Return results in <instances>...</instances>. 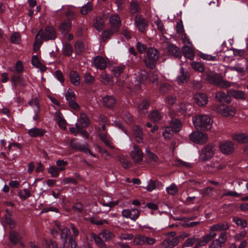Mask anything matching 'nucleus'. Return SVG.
<instances>
[{"label": "nucleus", "mask_w": 248, "mask_h": 248, "mask_svg": "<svg viewBox=\"0 0 248 248\" xmlns=\"http://www.w3.org/2000/svg\"><path fill=\"white\" fill-rule=\"evenodd\" d=\"M92 237L93 238L96 244L101 248H106V245L102 238L95 233H92Z\"/></svg>", "instance_id": "41"}, {"label": "nucleus", "mask_w": 248, "mask_h": 248, "mask_svg": "<svg viewBox=\"0 0 248 248\" xmlns=\"http://www.w3.org/2000/svg\"><path fill=\"white\" fill-rule=\"evenodd\" d=\"M119 161L121 162L124 168L127 169L130 167L131 164L130 161L125 158L119 156Z\"/></svg>", "instance_id": "53"}, {"label": "nucleus", "mask_w": 248, "mask_h": 248, "mask_svg": "<svg viewBox=\"0 0 248 248\" xmlns=\"http://www.w3.org/2000/svg\"><path fill=\"white\" fill-rule=\"evenodd\" d=\"M149 118L151 121L154 122H157L162 118V116L157 110H154L149 114Z\"/></svg>", "instance_id": "39"}, {"label": "nucleus", "mask_w": 248, "mask_h": 248, "mask_svg": "<svg viewBox=\"0 0 248 248\" xmlns=\"http://www.w3.org/2000/svg\"><path fill=\"white\" fill-rule=\"evenodd\" d=\"M124 68H125L124 66H120V67H119V66L115 67L113 69V72L114 76L116 77H119L120 75L123 72Z\"/></svg>", "instance_id": "58"}, {"label": "nucleus", "mask_w": 248, "mask_h": 248, "mask_svg": "<svg viewBox=\"0 0 248 248\" xmlns=\"http://www.w3.org/2000/svg\"><path fill=\"white\" fill-rule=\"evenodd\" d=\"M133 135L136 141L138 143H141L143 141L142 131L141 128L139 125L134 127L133 131Z\"/></svg>", "instance_id": "24"}, {"label": "nucleus", "mask_w": 248, "mask_h": 248, "mask_svg": "<svg viewBox=\"0 0 248 248\" xmlns=\"http://www.w3.org/2000/svg\"><path fill=\"white\" fill-rule=\"evenodd\" d=\"M140 7L138 3L136 1H132L130 4V12L131 14H135L139 12Z\"/></svg>", "instance_id": "51"}, {"label": "nucleus", "mask_w": 248, "mask_h": 248, "mask_svg": "<svg viewBox=\"0 0 248 248\" xmlns=\"http://www.w3.org/2000/svg\"><path fill=\"white\" fill-rule=\"evenodd\" d=\"M233 140L240 143L248 142V135L244 133H239L233 136Z\"/></svg>", "instance_id": "34"}, {"label": "nucleus", "mask_w": 248, "mask_h": 248, "mask_svg": "<svg viewBox=\"0 0 248 248\" xmlns=\"http://www.w3.org/2000/svg\"><path fill=\"white\" fill-rule=\"evenodd\" d=\"M167 51L170 54L174 56L176 58L180 59L182 57V53L180 49L173 44H168Z\"/></svg>", "instance_id": "18"}, {"label": "nucleus", "mask_w": 248, "mask_h": 248, "mask_svg": "<svg viewBox=\"0 0 248 248\" xmlns=\"http://www.w3.org/2000/svg\"><path fill=\"white\" fill-rule=\"evenodd\" d=\"M20 237L18 232L11 231L9 233V239L11 242L14 244H16L20 240Z\"/></svg>", "instance_id": "40"}, {"label": "nucleus", "mask_w": 248, "mask_h": 248, "mask_svg": "<svg viewBox=\"0 0 248 248\" xmlns=\"http://www.w3.org/2000/svg\"><path fill=\"white\" fill-rule=\"evenodd\" d=\"M212 120L206 115L200 114L193 118V122L197 129L209 130L212 127Z\"/></svg>", "instance_id": "2"}, {"label": "nucleus", "mask_w": 248, "mask_h": 248, "mask_svg": "<svg viewBox=\"0 0 248 248\" xmlns=\"http://www.w3.org/2000/svg\"><path fill=\"white\" fill-rule=\"evenodd\" d=\"M109 23L111 24V29L114 32H117L121 25V22L118 15H112L110 17Z\"/></svg>", "instance_id": "15"}, {"label": "nucleus", "mask_w": 248, "mask_h": 248, "mask_svg": "<svg viewBox=\"0 0 248 248\" xmlns=\"http://www.w3.org/2000/svg\"><path fill=\"white\" fill-rule=\"evenodd\" d=\"M228 93H229L232 96L236 99H245L246 97L245 93L244 92L240 90H230L228 91Z\"/></svg>", "instance_id": "37"}, {"label": "nucleus", "mask_w": 248, "mask_h": 248, "mask_svg": "<svg viewBox=\"0 0 248 248\" xmlns=\"http://www.w3.org/2000/svg\"><path fill=\"white\" fill-rule=\"evenodd\" d=\"M79 122L83 127H87L90 124V120L84 113H81Z\"/></svg>", "instance_id": "42"}, {"label": "nucleus", "mask_w": 248, "mask_h": 248, "mask_svg": "<svg viewBox=\"0 0 248 248\" xmlns=\"http://www.w3.org/2000/svg\"><path fill=\"white\" fill-rule=\"evenodd\" d=\"M158 57L159 52L157 49L151 47L148 48L143 60L145 65L150 69L155 68Z\"/></svg>", "instance_id": "3"}, {"label": "nucleus", "mask_w": 248, "mask_h": 248, "mask_svg": "<svg viewBox=\"0 0 248 248\" xmlns=\"http://www.w3.org/2000/svg\"><path fill=\"white\" fill-rule=\"evenodd\" d=\"M66 19L63 22V33H67L71 31L72 20L75 19V14L71 10H68L65 13Z\"/></svg>", "instance_id": "7"}, {"label": "nucleus", "mask_w": 248, "mask_h": 248, "mask_svg": "<svg viewBox=\"0 0 248 248\" xmlns=\"http://www.w3.org/2000/svg\"><path fill=\"white\" fill-rule=\"evenodd\" d=\"M233 221L238 226H240L243 228L246 227L247 223L246 220L240 219L237 217H233Z\"/></svg>", "instance_id": "52"}, {"label": "nucleus", "mask_w": 248, "mask_h": 248, "mask_svg": "<svg viewBox=\"0 0 248 248\" xmlns=\"http://www.w3.org/2000/svg\"><path fill=\"white\" fill-rule=\"evenodd\" d=\"M140 211L136 208L124 210L122 212V215L124 217L130 218L132 220H136L140 216Z\"/></svg>", "instance_id": "11"}, {"label": "nucleus", "mask_w": 248, "mask_h": 248, "mask_svg": "<svg viewBox=\"0 0 248 248\" xmlns=\"http://www.w3.org/2000/svg\"><path fill=\"white\" fill-rule=\"evenodd\" d=\"M182 51L186 57L191 60L194 59L195 54L193 50L191 47L185 45L182 47Z\"/></svg>", "instance_id": "29"}, {"label": "nucleus", "mask_w": 248, "mask_h": 248, "mask_svg": "<svg viewBox=\"0 0 248 248\" xmlns=\"http://www.w3.org/2000/svg\"><path fill=\"white\" fill-rule=\"evenodd\" d=\"M92 9V5L91 2H88L86 5L82 6L81 9V14L82 15H87L88 13Z\"/></svg>", "instance_id": "50"}, {"label": "nucleus", "mask_w": 248, "mask_h": 248, "mask_svg": "<svg viewBox=\"0 0 248 248\" xmlns=\"http://www.w3.org/2000/svg\"><path fill=\"white\" fill-rule=\"evenodd\" d=\"M84 79L86 83L89 84H92L94 81V78L90 73L85 75Z\"/></svg>", "instance_id": "63"}, {"label": "nucleus", "mask_w": 248, "mask_h": 248, "mask_svg": "<svg viewBox=\"0 0 248 248\" xmlns=\"http://www.w3.org/2000/svg\"><path fill=\"white\" fill-rule=\"evenodd\" d=\"M94 63L95 67L101 70L106 68L107 63L105 60L101 56H97L94 59Z\"/></svg>", "instance_id": "27"}, {"label": "nucleus", "mask_w": 248, "mask_h": 248, "mask_svg": "<svg viewBox=\"0 0 248 248\" xmlns=\"http://www.w3.org/2000/svg\"><path fill=\"white\" fill-rule=\"evenodd\" d=\"M214 232V231H210L209 233L206 234L205 236L202 237L207 244L212 239H214L216 237L217 234Z\"/></svg>", "instance_id": "55"}, {"label": "nucleus", "mask_w": 248, "mask_h": 248, "mask_svg": "<svg viewBox=\"0 0 248 248\" xmlns=\"http://www.w3.org/2000/svg\"><path fill=\"white\" fill-rule=\"evenodd\" d=\"M179 243V237H173L171 240L166 239L162 243L163 248H172Z\"/></svg>", "instance_id": "22"}, {"label": "nucleus", "mask_w": 248, "mask_h": 248, "mask_svg": "<svg viewBox=\"0 0 248 248\" xmlns=\"http://www.w3.org/2000/svg\"><path fill=\"white\" fill-rule=\"evenodd\" d=\"M189 139L193 142L203 144L207 140V135L200 131H194L189 136Z\"/></svg>", "instance_id": "5"}, {"label": "nucleus", "mask_w": 248, "mask_h": 248, "mask_svg": "<svg viewBox=\"0 0 248 248\" xmlns=\"http://www.w3.org/2000/svg\"><path fill=\"white\" fill-rule=\"evenodd\" d=\"M70 147L79 151L86 152L87 151L88 144L85 143L84 144H81L78 142H76L74 139L71 140L70 144Z\"/></svg>", "instance_id": "21"}, {"label": "nucleus", "mask_w": 248, "mask_h": 248, "mask_svg": "<svg viewBox=\"0 0 248 248\" xmlns=\"http://www.w3.org/2000/svg\"><path fill=\"white\" fill-rule=\"evenodd\" d=\"M227 240L226 232H222L220 234L219 237L212 241L210 244V248H220L224 246L225 243Z\"/></svg>", "instance_id": "9"}, {"label": "nucleus", "mask_w": 248, "mask_h": 248, "mask_svg": "<svg viewBox=\"0 0 248 248\" xmlns=\"http://www.w3.org/2000/svg\"><path fill=\"white\" fill-rule=\"evenodd\" d=\"M56 38V34L54 29L51 27H47L43 32V40L48 41L54 40Z\"/></svg>", "instance_id": "16"}, {"label": "nucleus", "mask_w": 248, "mask_h": 248, "mask_svg": "<svg viewBox=\"0 0 248 248\" xmlns=\"http://www.w3.org/2000/svg\"><path fill=\"white\" fill-rule=\"evenodd\" d=\"M31 196L30 191L28 189H24L20 193V197L23 199H26V198L30 197Z\"/></svg>", "instance_id": "64"}, {"label": "nucleus", "mask_w": 248, "mask_h": 248, "mask_svg": "<svg viewBox=\"0 0 248 248\" xmlns=\"http://www.w3.org/2000/svg\"><path fill=\"white\" fill-rule=\"evenodd\" d=\"M11 80L13 84L16 86L19 85L24 87L26 85L24 79L19 76H13L11 78Z\"/></svg>", "instance_id": "32"}, {"label": "nucleus", "mask_w": 248, "mask_h": 248, "mask_svg": "<svg viewBox=\"0 0 248 248\" xmlns=\"http://www.w3.org/2000/svg\"><path fill=\"white\" fill-rule=\"evenodd\" d=\"M93 27L99 31H102L104 26V22L101 16H97L93 23Z\"/></svg>", "instance_id": "35"}, {"label": "nucleus", "mask_w": 248, "mask_h": 248, "mask_svg": "<svg viewBox=\"0 0 248 248\" xmlns=\"http://www.w3.org/2000/svg\"><path fill=\"white\" fill-rule=\"evenodd\" d=\"M65 97L66 100L68 102L69 106L75 110H78L79 106L75 101L76 95L74 92L70 88H69L65 93Z\"/></svg>", "instance_id": "4"}, {"label": "nucleus", "mask_w": 248, "mask_h": 248, "mask_svg": "<svg viewBox=\"0 0 248 248\" xmlns=\"http://www.w3.org/2000/svg\"><path fill=\"white\" fill-rule=\"evenodd\" d=\"M100 235L103 236V238H104L105 240L106 241H110L114 236V235L113 234V233L107 230H103L101 232Z\"/></svg>", "instance_id": "43"}, {"label": "nucleus", "mask_w": 248, "mask_h": 248, "mask_svg": "<svg viewBox=\"0 0 248 248\" xmlns=\"http://www.w3.org/2000/svg\"><path fill=\"white\" fill-rule=\"evenodd\" d=\"M31 63L33 65L39 68L41 71H45L46 70V66L39 62L38 57L36 55L32 56Z\"/></svg>", "instance_id": "38"}, {"label": "nucleus", "mask_w": 248, "mask_h": 248, "mask_svg": "<svg viewBox=\"0 0 248 248\" xmlns=\"http://www.w3.org/2000/svg\"><path fill=\"white\" fill-rule=\"evenodd\" d=\"M167 190L169 194L174 195L177 192V188L174 184H172L167 188Z\"/></svg>", "instance_id": "60"}, {"label": "nucleus", "mask_w": 248, "mask_h": 248, "mask_svg": "<svg viewBox=\"0 0 248 248\" xmlns=\"http://www.w3.org/2000/svg\"><path fill=\"white\" fill-rule=\"evenodd\" d=\"M219 148L221 151L225 154H232L234 150L233 144L228 141L222 142L219 145Z\"/></svg>", "instance_id": "13"}, {"label": "nucleus", "mask_w": 248, "mask_h": 248, "mask_svg": "<svg viewBox=\"0 0 248 248\" xmlns=\"http://www.w3.org/2000/svg\"><path fill=\"white\" fill-rule=\"evenodd\" d=\"M20 40V35L17 32L13 33L11 37V41L13 43L17 44L19 43Z\"/></svg>", "instance_id": "57"}, {"label": "nucleus", "mask_w": 248, "mask_h": 248, "mask_svg": "<svg viewBox=\"0 0 248 248\" xmlns=\"http://www.w3.org/2000/svg\"><path fill=\"white\" fill-rule=\"evenodd\" d=\"M139 78L141 81L146 80L148 78L153 83L157 84L158 76L155 72L152 71L148 74L146 73L140 74Z\"/></svg>", "instance_id": "10"}, {"label": "nucleus", "mask_w": 248, "mask_h": 248, "mask_svg": "<svg viewBox=\"0 0 248 248\" xmlns=\"http://www.w3.org/2000/svg\"><path fill=\"white\" fill-rule=\"evenodd\" d=\"M77 133L81 134L82 136H84L87 139L89 138V135L86 131H85L82 129V127L79 125L78 124H76Z\"/></svg>", "instance_id": "54"}, {"label": "nucleus", "mask_w": 248, "mask_h": 248, "mask_svg": "<svg viewBox=\"0 0 248 248\" xmlns=\"http://www.w3.org/2000/svg\"><path fill=\"white\" fill-rule=\"evenodd\" d=\"M191 66L193 69L200 72L204 70V66L200 62H193L191 63Z\"/></svg>", "instance_id": "45"}, {"label": "nucleus", "mask_w": 248, "mask_h": 248, "mask_svg": "<svg viewBox=\"0 0 248 248\" xmlns=\"http://www.w3.org/2000/svg\"><path fill=\"white\" fill-rule=\"evenodd\" d=\"M216 98L218 102L223 104L229 103L231 101L230 95L223 92H218L217 93Z\"/></svg>", "instance_id": "19"}, {"label": "nucleus", "mask_w": 248, "mask_h": 248, "mask_svg": "<svg viewBox=\"0 0 248 248\" xmlns=\"http://www.w3.org/2000/svg\"><path fill=\"white\" fill-rule=\"evenodd\" d=\"M71 82L75 86H78L80 83L79 75L76 71H71L69 75Z\"/></svg>", "instance_id": "31"}, {"label": "nucleus", "mask_w": 248, "mask_h": 248, "mask_svg": "<svg viewBox=\"0 0 248 248\" xmlns=\"http://www.w3.org/2000/svg\"><path fill=\"white\" fill-rule=\"evenodd\" d=\"M114 31L113 30H105L102 34V39L103 42H106L108 39H109L111 35L113 34Z\"/></svg>", "instance_id": "46"}, {"label": "nucleus", "mask_w": 248, "mask_h": 248, "mask_svg": "<svg viewBox=\"0 0 248 248\" xmlns=\"http://www.w3.org/2000/svg\"><path fill=\"white\" fill-rule=\"evenodd\" d=\"M181 123L179 120L177 118H172L170 123V127L167 129L170 130L172 132H178L181 128Z\"/></svg>", "instance_id": "20"}, {"label": "nucleus", "mask_w": 248, "mask_h": 248, "mask_svg": "<svg viewBox=\"0 0 248 248\" xmlns=\"http://www.w3.org/2000/svg\"><path fill=\"white\" fill-rule=\"evenodd\" d=\"M217 110L224 116H233L235 114V109L231 106H222L218 108Z\"/></svg>", "instance_id": "17"}, {"label": "nucleus", "mask_w": 248, "mask_h": 248, "mask_svg": "<svg viewBox=\"0 0 248 248\" xmlns=\"http://www.w3.org/2000/svg\"><path fill=\"white\" fill-rule=\"evenodd\" d=\"M194 97L195 102L199 106H204L208 101V99L206 94L203 93H197L195 94Z\"/></svg>", "instance_id": "14"}, {"label": "nucleus", "mask_w": 248, "mask_h": 248, "mask_svg": "<svg viewBox=\"0 0 248 248\" xmlns=\"http://www.w3.org/2000/svg\"><path fill=\"white\" fill-rule=\"evenodd\" d=\"M205 79L209 83L222 88H229L231 84L229 81L224 80L221 75L213 72L206 73Z\"/></svg>", "instance_id": "1"}, {"label": "nucleus", "mask_w": 248, "mask_h": 248, "mask_svg": "<svg viewBox=\"0 0 248 248\" xmlns=\"http://www.w3.org/2000/svg\"><path fill=\"white\" fill-rule=\"evenodd\" d=\"M48 172L51 174L52 176L56 177L59 174V170L56 167L52 166L49 168Z\"/></svg>", "instance_id": "61"}, {"label": "nucleus", "mask_w": 248, "mask_h": 248, "mask_svg": "<svg viewBox=\"0 0 248 248\" xmlns=\"http://www.w3.org/2000/svg\"><path fill=\"white\" fill-rule=\"evenodd\" d=\"M46 133L45 130L36 127L30 129L28 131L29 135L32 137H41Z\"/></svg>", "instance_id": "26"}, {"label": "nucleus", "mask_w": 248, "mask_h": 248, "mask_svg": "<svg viewBox=\"0 0 248 248\" xmlns=\"http://www.w3.org/2000/svg\"><path fill=\"white\" fill-rule=\"evenodd\" d=\"M124 120L127 124H130L133 121L132 115L128 112H125L123 116Z\"/></svg>", "instance_id": "62"}, {"label": "nucleus", "mask_w": 248, "mask_h": 248, "mask_svg": "<svg viewBox=\"0 0 248 248\" xmlns=\"http://www.w3.org/2000/svg\"><path fill=\"white\" fill-rule=\"evenodd\" d=\"M54 119L56 121V123L58 124V126L60 127H62V114L61 113L60 110H58L55 113V117Z\"/></svg>", "instance_id": "49"}, {"label": "nucleus", "mask_w": 248, "mask_h": 248, "mask_svg": "<svg viewBox=\"0 0 248 248\" xmlns=\"http://www.w3.org/2000/svg\"><path fill=\"white\" fill-rule=\"evenodd\" d=\"M215 149L212 145H206L201 151V158L202 161H207L213 157Z\"/></svg>", "instance_id": "6"}, {"label": "nucleus", "mask_w": 248, "mask_h": 248, "mask_svg": "<svg viewBox=\"0 0 248 248\" xmlns=\"http://www.w3.org/2000/svg\"><path fill=\"white\" fill-rule=\"evenodd\" d=\"M162 184L158 180L151 179L149 181L148 185L146 187V189L149 191H152L156 188H159L160 186H162Z\"/></svg>", "instance_id": "36"}, {"label": "nucleus", "mask_w": 248, "mask_h": 248, "mask_svg": "<svg viewBox=\"0 0 248 248\" xmlns=\"http://www.w3.org/2000/svg\"><path fill=\"white\" fill-rule=\"evenodd\" d=\"M198 239L195 237H191L190 238H188L186 240L185 243L183 244L184 247H188L192 246Z\"/></svg>", "instance_id": "56"}, {"label": "nucleus", "mask_w": 248, "mask_h": 248, "mask_svg": "<svg viewBox=\"0 0 248 248\" xmlns=\"http://www.w3.org/2000/svg\"><path fill=\"white\" fill-rule=\"evenodd\" d=\"M177 79L179 83H186L189 79V74L187 71H185L184 68H181L180 75L178 76Z\"/></svg>", "instance_id": "23"}, {"label": "nucleus", "mask_w": 248, "mask_h": 248, "mask_svg": "<svg viewBox=\"0 0 248 248\" xmlns=\"http://www.w3.org/2000/svg\"><path fill=\"white\" fill-rule=\"evenodd\" d=\"M133 243L136 245H142L144 243V235L141 234L135 236L134 239Z\"/></svg>", "instance_id": "48"}, {"label": "nucleus", "mask_w": 248, "mask_h": 248, "mask_svg": "<svg viewBox=\"0 0 248 248\" xmlns=\"http://www.w3.org/2000/svg\"><path fill=\"white\" fill-rule=\"evenodd\" d=\"M135 23L140 32L144 33L146 31L148 27V23L141 16H137L135 17Z\"/></svg>", "instance_id": "8"}, {"label": "nucleus", "mask_w": 248, "mask_h": 248, "mask_svg": "<svg viewBox=\"0 0 248 248\" xmlns=\"http://www.w3.org/2000/svg\"><path fill=\"white\" fill-rule=\"evenodd\" d=\"M137 49H138V51L140 53H142L145 51V50L147 49V46L146 45H144L142 43H141L140 42H138L137 43L136 45Z\"/></svg>", "instance_id": "59"}, {"label": "nucleus", "mask_w": 248, "mask_h": 248, "mask_svg": "<svg viewBox=\"0 0 248 248\" xmlns=\"http://www.w3.org/2000/svg\"><path fill=\"white\" fill-rule=\"evenodd\" d=\"M61 223L60 221H53L52 223V228H51V233L54 237H57L59 232L61 231Z\"/></svg>", "instance_id": "28"}, {"label": "nucleus", "mask_w": 248, "mask_h": 248, "mask_svg": "<svg viewBox=\"0 0 248 248\" xmlns=\"http://www.w3.org/2000/svg\"><path fill=\"white\" fill-rule=\"evenodd\" d=\"M73 49L71 45L69 43H66L63 47V53L66 56H70L72 55Z\"/></svg>", "instance_id": "47"}, {"label": "nucleus", "mask_w": 248, "mask_h": 248, "mask_svg": "<svg viewBox=\"0 0 248 248\" xmlns=\"http://www.w3.org/2000/svg\"><path fill=\"white\" fill-rule=\"evenodd\" d=\"M131 158L136 163L141 162L143 159V154L139 147L136 145L133 146L131 153Z\"/></svg>", "instance_id": "12"}, {"label": "nucleus", "mask_w": 248, "mask_h": 248, "mask_svg": "<svg viewBox=\"0 0 248 248\" xmlns=\"http://www.w3.org/2000/svg\"><path fill=\"white\" fill-rule=\"evenodd\" d=\"M229 225L228 222L225 223H218L212 226L210 228V231H221L227 230L229 228Z\"/></svg>", "instance_id": "33"}, {"label": "nucleus", "mask_w": 248, "mask_h": 248, "mask_svg": "<svg viewBox=\"0 0 248 248\" xmlns=\"http://www.w3.org/2000/svg\"><path fill=\"white\" fill-rule=\"evenodd\" d=\"M43 41V31L40 30L38 32L35 37V41L34 44L33 49L34 51H37L39 50L41 45Z\"/></svg>", "instance_id": "25"}, {"label": "nucleus", "mask_w": 248, "mask_h": 248, "mask_svg": "<svg viewBox=\"0 0 248 248\" xmlns=\"http://www.w3.org/2000/svg\"><path fill=\"white\" fill-rule=\"evenodd\" d=\"M103 105L106 107L112 108L115 103L114 98L110 95H107L102 99Z\"/></svg>", "instance_id": "30"}, {"label": "nucleus", "mask_w": 248, "mask_h": 248, "mask_svg": "<svg viewBox=\"0 0 248 248\" xmlns=\"http://www.w3.org/2000/svg\"><path fill=\"white\" fill-rule=\"evenodd\" d=\"M148 103L147 101H144L138 105V109L140 113L145 114L147 112Z\"/></svg>", "instance_id": "44"}]
</instances>
